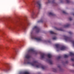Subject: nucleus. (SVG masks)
<instances>
[{
  "instance_id": "2",
  "label": "nucleus",
  "mask_w": 74,
  "mask_h": 74,
  "mask_svg": "<svg viewBox=\"0 0 74 74\" xmlns=\"http://www.w3.org/2000/svg\"><path fill=\"white\" fill-rule=\"evenodd\" d=\"M55 46L57 48H60L61 50H64L66 49V47L64 46H62L60 48V45L59 44L56 45Z\"/></svg>"
},
{
  "instance_id": "13",
  "label": "nucleus",
  "mask_w": 74,
  "mask_h": 74,
  "mask_svg": "<svg viewBox=\"0 0 74 74\" xmlns=\"http://www.w3.org/2000/svg\"><path fill=\"white\" fill-rule=\"evenodd\" d=\"M49 33H50V34H56L54 32H53L52 31H50L49 32Z\"/></svg>"
},
{
  "instance_id": "37",
  "label": "nucleus",
  "mask_w": 74,
  "mask_h": 74,
  "mask_svg": "<svg viewBox=\"0 0 74 74\" xmlns=\"http://www.w3.org/2000/svg\"><path fill=\"white\" fill-rule=\"evenodd\" d=\"M31 34H32V33H31Z\"/></svg>"
},
{
  "instance_id": "22",
  "label": "nucleus",
  "mask_w": 74,
  "mask_h": 74,
  "mask_svg": "<svg viewBox=\"0 0 74 74\" xmlns=\"http://www.w3.org/2000/svg\"><path fill=\"white\" fill-rule=\"evenodd\" d=\"M57 30H60V31H62V29H60L59 28H57Z\"/></svg>"
},
{
  "instance_id": "18",
  "label": "nucleus",
  "mask_w": 74,
  "mask_h": 74,
  "mask_svg": "<svg viewBox=\"0 0 74 74\" xmlns=\"http://www.w3.org/2000/svg\"><path fill=\"white\" fill-rule=\"evenodd\" d=\"M38 23H42L43 22V20H41L38 21Z\"/></svg>"
},
{
  "instance_id": "1",
  "label": "nucleus",
  "mask_w": 74,
  "mask_h": 74,
  "mask_svg": "<svg viewBox=\"0 0 74 74\" xmlns=\"http://www.w3.org/2000/svg\"><path fill=\"white\" fill-rule=\"evenodd\" d=\"M24 63L29 64L33 66H36V67H37V68H40V67H41L42 69L43 70H44L45 68V66L42 65L40 64H39L37 61H34L33 62H28L27 59H25L24 60Z\"/></svg>"
},
{
  "instance_id": "19",
  "label": "nucleus",
  "mask_w": 74,
  "mask_h": 74,
  "mask_svg": "<svg viewBox=\"0 0 74 74\" xmlns=\"http://www.w3.org/2000/svg\"><path fill=\"white\" fill-rule=\"evenodd\" d=\"M64 58H68V57L69 56V55H64Z\"/></svg>"
},
{
  "instance_id": "14",
  "label": "nucleus",
  "mask_w": 74,
  "mask_h": 74,
  "mask_svg": "<svg viewBox=\"0 0 74 74\" xmlns=\"http://www.w3.org/2000/svg\"><path fill=\"white\" fill-rule=\"evenodd\" d=\"M47 56L49 58H51L52 57V55L51 54H48L47 55Z\"/></svg>"
},
{
  "instance_id": "7",
  "label": "nucleus",
  "mask_w": 74,
  "mask_h": 74,
  "mask_svg": "<svg viewBox=\"0 0 74 74\" xmlns=\"http://www.w3.org/2000/svg\"><path fill=\"white\" fill-rule=\"evenodd\" d=\"M39 13V12H38L37 13V14H36L35 13V12H34V11H33L31 14V16H32V17H33V16H34V15H36V16H37V15Z\"/></svg>"
},
{
  "instance_id": "12",
  "label": "nucleus",
  "mask_w": 74,
  "mask_h": 74,
  "mask_svg": "<svg viewBox=\"0 0 74 74\" xmlns=\"http://www.w3.org/2000/svg\"><path fill=\"white\" fill-rule=\"evenodd\" d=\"M49 62V63L50 64H52V60H51V59H49L48 60H47Z\"/></svg>"
},
{
  "instance_id": "25",
  "label": "nucleus",
  "mask_w": 74,
  "mask_h": 74,
  "mask_svg": "<svg viewBox=\"0 0 74 74\" xmlns=\"http://www.w3.org/2000/svg\"><path fill=\"white\" fill-rule=\"evenodd\" d=\"M56 38H57L56 37H54L53 38V40H56Z\"/></svg>"
},
{
  "instance_id": "21",
  "label": "nucleus",
  "mask_w": 74,
  "mask_h": 74,
  "mask_svg": "<svg viewBox=\"0 0 74 74\" xmlns=\"http://www.w3.org/2000/svg\"><path fill=\"white\" fill-rule=\"evenodd\" d=\"M66 1L67 3H70V1H69V0H66Z\"/></svg>"
},
{
  "instance_id": "23",
  "label": "nucleus",
  "mask_w": 74,
  "mask_h": 74,
  "mask_svg": "<svg viewBox=\"0 0 74 74\" xmlns=\"http://www.w3.org/2000/svg\"><path fill=\"white\" fill-rule=\"evenodd\" d=\"M24 74H29V73L27 72H25L24 73Z\"/></svg>"
},
{
  "instance_id": "30",
  "label": "nucleus",
  "mask_w": 74,
  "mask_h": 74,
  "mask_svg": "<svg viewBox=\"0 0 74 74\" xmlns=\"http://www.w3.org/2000/svg\"><path fill=\"white\" fill-rule=\"evenodd\" d=\"M71 60H72V61H74V58H72L71 59Z\"/></svg>"
},
{
  "instance_id": "27",
  "label": "nucleus",
  "mask_w": 74,
  "mask_h": 74,
  "mask_svg": "<svg viewBox=\"0 0 74 74\" xmlns=\"http://www.w3.org/2000/svg\"><path fill=\"white\" fill-rule=\"evenodd\" d=\"M51 3V1L50 0H48V3Z\"/></svg>"
},
{
  "instance_id": "9",
  "label": "nucleus",
  "mask_w": 74,
  "mask_h": 74,
  "mask_svg": "<svg viewBox=\"0 0 74 74\" xmlns=\"http://www.w3.org/2000/svg\"><path fill=\"white\" fill-rule=\"evenodd\" d=\"M28 52H32L34 53H36V51L34 50V49H30L29 50Z\"/></svg>"
},
{
  "instance_id": "28",
  "label": "nucleus",
  "mask_w": 74,
  "mask_h": 74,
  "mask_svg": "<svg viewBox=\"0 0 74 74\" xmlns=\"http://www.w3.org/2000/svg\"><path fill=\"white\" fill-rule=\"evenodd\" d=\"M69 34H72V32H69Z\"/></svg>"
},
{
  "instance_id": "16",
  "label": "nucleus",
  "mask_w": 74,
  "mask_h": 74,
  "mask_svg": "<svg viewBox=\"0 0 74 74\" xmlns=\"http://www.w3.org/2000/svg\"><path fill=\"white\" fill-rule=\"evenodd\" d=\"M70 56H74V53L72 52H70Z\"/></svg>"
},
{
  "instance_id": "29",
  "label": "nucleus",
  "mask_w": 74,
  "mask_h": 74,
  "mask_svg": "<svg viewBox=\"0 0 74 74\" xmlns=\"http://www.w3.org/2000/svg\"><path fill=\"white\" fill-rule=\"evenodd\" d=\"M69 20L70 21H72V18H69Z\"/></svg>"
},
{
  "instance_id": "26",
  "label": "nucleus",
  "mask_w": 74,
  "mask_h": 74,
  "mask_svg": "<svg viewBox=\"0 0 74 74\" xmlns=\"http://www.w3.org/2000/svg\"><path fill=\"white\" fill-rule=\"evenodd\" d=\"M61 58V56H59L58 57V59H60Z\"/></svg>"
},
{
  "instance_id": "34",
  "label": "nucleus",
  "mask_w": 74,
  "mask_h": 74,
  "mask_svg": "<svg viewBox=\"0 0 74 74\" xmlns=\"http://www.w3.org/2000/svg\"><path fill=\"white\" fill-rule=\"evenodd\" d=\"M54 70H55V71H54V72H56V69Z\"/></svg>"
},
{
  "instance_id": "8",
  "label": "nucleus",
  "mask_w": 74,
  "mask_h": 74,
  "mask_svg": "<svg viewBox=\"0 0 74 74\" xmlns=\"http://www.w3.org/2000/svg\"><path fill=\"white\" fill-rule=\"evenodd\" d=\"M46 56V55L44 53H42L40 54V57L42 59H44L45 58Z\"/></svg>"
},
{
  "instance_id": "11",
  "label": "nucleus",
  "mask_w": 74,
  "mask_h": 74,
  "mask_svg": "<svg viewBox=\"0 0 74 74\" xmlns=\"http://www.w3.org/2000/svg\"><path fill=\"white\" fill-rule=\"evenodd\" d=\"M31 57V56H30L29 55V54L26 55L25 56V58H26V59H30Z\"/></svg>"
},
{
  "instance_id": "15",
  "label": "nucleus",
  "mask_w": 74,
  "mask_h": 74,
  "mask_svg": "<svg viewBox=\"0 0 74 74\" xmlns=\"http://www.w3.org/2000/svg\"><path fill=\"white\" fill-rule=\"evenodd\" d=\"M49 14L50 15H52V16H54V15H55V14H54L52 12L49 13Z\"/></svg>"
},
{
  "instance_id": "3",
  "label": "nucleus",
  "mask_w": 74,
  "mask_h": 74,
  "mask_svg": "<svg viewBox=\"0 0 74 74\" xmlns=\"http://www.w3.org/2000/svg\"><path fill=\"white\" fill-rule=\"evenodd\" d=\"M33 30H36V33H39L40 32V28L38 27L37 26H35L33 28Z\"/></svg>"
},
{
  "instance_id": "33",
  "label": "nucleus",
  "mask_w": 74,
  "mask_h": 74,
  "mask_svg": "<svg viewBox=\"0 0 74 74\" xmlns=\"http://www.w3.org/2000/svg\"><path fill=\"white\" fill-rule=\"evenodd\" d=\"M62 2H63V1H62V0H61L60 1L61 3H62Z\"/></svg>"
},
{
  "instance_id": "32",
  "label": "nucleus",
  "mask_w": 74,
  "mask_h": 74,
  "mask_svg": "<svg viewBox=\"0 0 74 74\" xmlns=\"http://www.w3.org/2000/svg\"><path fill=\"white\" fill-rule=\"evenodd\" d=\"M58 67H59V68H60V66H58Z\"/></svg>"
},
{
  "instance_id": "6",
  "label": "nucleus",
  "mask_w": 74,
  "mask_h": 74,
  "mask_svg": "<svg viewBox=\"0 0 74 74\" xmlns=\"http://www.w3.org/2000/svg\"><path fill=\"white\" fill-rule=\"evenodd\" d=\"M11 69V66H9L3 69V71L7 72Z\"/></svg>"
},
{
  "instance_id": "5",
  "label": "nucleus",
  "mask_w": 74,
  "mask_h": 74,
  "mask_svg": "<svg viewBox=\"0 0 74 74\" xmlns=\"http://www.w3.org/2000/svg\"><path fill=\"white\" fill-rule=\"evenodd\" d=\"M36 4L37 7H38L39 9H40L41 8V4L40 3V1H37L36 2Z\"/></svg>"
},
{
  "instance_id": "35",
  "label": "nucleus",
  "mask_w": 74,
  "mask_h": 74,
  "mask_svg": "<svg viewBox=\"0 0 74 74\" xmlns=\"http://www.w3.org/2000/svg\"><path fill=\"white\" fill-rule=\"evenodd\" d=\"M73 15L74 16V13H73Z\"/></svg>"
},
{
  "instance_id": "4",
  "label": "nucleus",
  "mask_w": 74,
  "mask_h": 74,
  "mask_svg": "<svg viewBox=\"0 0 74 74\" xmlns=\"http://www.w3.org/2000/svg\"><path fill=\"white\" fill-rule=\"evenodd\" d=\"M31 37L32 39H34L38 41H41L42 40L41 38H36L35 36H32Z\"/></svg>"
},
{
  "instance_id": "24",
  "label": "nucleus",
  "mask_w": 74,
  "mask_h": 74,
  "mask_svg": "<svg viewBox=\"0 0 74 74\" xmlns=\"http://www.w3.org/2000/svg\"><path fill=\"white\" fill-rule=\"evenodd\" d=\"M63 14H67V12L64 11H63Z\"/></svg>"
},
{
  "instance_id": "20",
  "label": "nucleus",
  "mask_w": 74,
  "mask_h": 74,
  "mask_svg": "<svg viewBox=\"0 0 74 74\" xmlns=\"http://www.w3.org/2000/svg\"><path fill=\"white\" fill-rule=\"evenodd\" d=\"M9 29H11V30H13V29H14V28H12L10 27H9Z\"/></svg>"
},
{
  "instance_id": "31",
  "label": "nucleus",
  "mask_w": 74,
  "mask_h": 74,
  "mask_svg": "<svg viewBox=\"0 0 74 74\" xmlns=\"http://www.w3.org/2000/svg\"><path fill=\"white\" fill-rule=\"evenodd\" d=\"M27 25H29V23L28 22H27Z\"/></svg>"
},
{
  "instance_id": "10",
  "label": "nucleus",
  "mask_w": 74,
  "mask_h": 74,
  "mask_svg": "<svg viewBox=\"0 0 74 74\" xmlns=\"http://www.w3.org/2000/svg\"><path fill=\"white\" fill-rule=\"evenodd\" d=\"M20 26H21V27L25 29H26V26L25 25H23L22 24H20L19 25Z\"/></svg>"
},
{
  "instance_id": "38",
  "label": "nucleus",
  "mask_w": 74,
  "mask_h": 74,
  "mask_svg": "<svg viewBox=\"0 0 74 74\" xmlns=\"http://www.w3.org/2000/svg\"><path fill=\"white\" fill-rule=\"evenodd\" d=\"M10 40H11V39H10Z\"/></svg>"
},
{
  "instance_id": "36",
  "label": "nucleus",
  "mask_w": 74,
  "mask_h": 74,
  "mask_svg": "<svg viewBox=\"0 0 74 74\" xmlns=\"http://www.w3.org/2000/svg\"><path fill=\"white\" fill-rule=\"evenodd\" d=\"M6 49H8L7 48H6Z\"/></svg>"
},
{
  "instance_id": "17",
  "label": "nucleus",
  "mask_w": 74,
  "mask_h": 74,
  "mask_svg": "<svg viewBox=\"0 0 74 74\" xmlns=\"http://www.w3.org/2000/svg\"><path fill=\"white\" fill-rule=\"evenodd\" d=\"M70 26V25L67 24L66 25H65L64 26V27H68Z\"/></svg>"
}]
</instances>
